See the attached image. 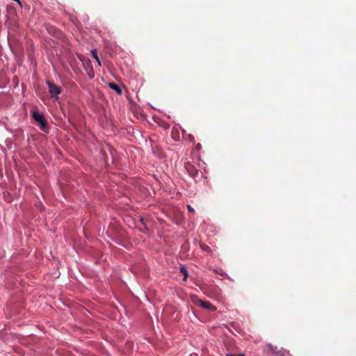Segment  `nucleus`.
<instances>
[{"label":"nucleus","instance_id":"nucleus-11","mask_svg":"<svg viewBox=\"0 0 356 356\" xmlns=\"http://www.w3.org/2000/svg\"><path fill=\"white\" fill-rule=\"evenodd\" d=\"M227 356H245L243 354H238V355H233V354H227Z\"/></svg>","mask_w":356,"mask_h":356},{"label":"nucleus","instance_id":"nucleus-7","mask_svg":"<svg viewBox=\"0 0 356 356\" xmlns=\"http://www.w3.org/2000/svg\"><path fill=\"white\" fill-rule=\"evenodd\" d=\"M91 54L92 56V57L96 60V61L97 62L98 65L99 66H101V61L98 57V55H97V51L96 49H94L91 51Z\"/></svg>","mask_w":356,"mask_h":356},{"label":"nucleus","instance_id":"nucleus-2","mask_svg":"<svg viewBox=\"0 0 356 356\" xmlns=\"http://www.w3.org/2000/svg\"><path fill=\"white\" fill-rule=\"evenodd\" d=\"M47 84L51 96L58 98V95L61 93L62 88L50 81H47Z\"/></svg>","mask_w":356,"mask_h":356},{"label":"nucleus","instance_id":"nucleus-4","mask_svg":"<svg viewBox=\"0 0 356 356\" xmlns=\"http://www.w3.org/2000/svg\"><path fill=\"white\" fill-rule=\"evenodd\" d=\"M186 169H187L189 173L193 177H195L197 174V171L196 170L195 166L190 163L186 165Z\"/></svg>","mask_w":356,"mask_h":356},{"label":"nucleus","instance_id":"nucleus-3","mask_svg":"<svg viewBox=\"0 0 356 356\" xmlns=\"http://www.w3.org/2000/svg\"><path fill=\"white\" fill-rule=\"evenodd\" d=\"M195 304L199 305L200 307H203L206 309H208L209 311H211V312H214L216 310V307L208 301H204V300L197 299Z\"/></svg>","mask_w":356,"mask_h":356},{"label":"nucleus","instance_id":"nucleus-5","mask_svg":"<svg viewBox=\"0 0 356 356\" xmlns=\"http://www.w3.org/2000/svg\"><path fill=\"white\" fill-rule=\"evenodd\" d=\"M264 351L266 353H273L277 354V352L279 350H277V347H274L272 344L268 343L265 346Z\"/></svg>","mask_w":356,"mask_h":356},{"label":"nucleus","instance_id":"nucleus-13","mask_svg":"<svg viewBox=\"0 0 356 356\" xmlns=\"http://www.w3.org/2000/svg\"><path fill=\"white\" fill-rule=\"evenodd\" d=\"M90 60H89V59H87V60H86V63H83V64H84V65H90Z\"/></svg>","mask_w":356,"mask_h":356},{"label":"nucleus","instance_id":"nucleus-1","mask_svg":"<svg viewBox=\"0 0 356 356\" xmlns=\"http://www.w3.org/2000/svg\"><path fill=\"white\" fill-rule=\"evenodd\" d=\"M32 115L40 129L44 132L48 133V125L44 115L37 111H34Z\"/></svg>","mask_w":356,"mask_h":356},{"label":"nucleus","instance_id":"nucleus-8","mask_svg":"<svg viewBox=\"0 0 356 356\" xmlns=\"http://www.w3.org/2000/svg\"><path fill=\"white\" fill-rule=\"evenodd\" d=\"M277 356H291V355L289 351L280 350L277 352Z\"/></svg>","mask_w":356,"mask_h":356},{"label":"nucleus","instance_id":"nucleus-6","mask_svg":"<svg viewBox=\"0 0 356 356\" xmlns=\"http://www.w3.org/2000/svg\"><path fill=\"white\" fill-rule=\"evenodd\" d=\"M109 87L111 88H112L113 90H114L115 91H116V92L118 94H119V95L122 94V89L116 83H109Z\"/></svg>","mask_w":356,"mask_h":356},{"label":"nucleus","instance_id":"nucleus-10","mask_svg":"<svg viewBox=\"0 0 356 356\" xmlns=\"http://www.w3.org/2000/svg\"><path fill=\"white\" fill-rule=\"evenodd\" d=\"M187 208H188V210L189 212H191L192 213H195L194 209L191 205H187Z\"/></svg>","mask_w":356,"mask_h":356},{"label":"nucleus","instance_id":"nucleus-12","mask_svg":"<svg viewBox=\"0 0 356 356\" xmlns=\"http://www.w3.org/2000/svg\"><path fill=\"white\" fill-rule=\"evenodd\" d=\"M140 221L142 222V223L145 225V229H147V227H146V225H145V220L143 218H141L140 219Z\"/></svg>","mask_w":356,"mask_h":356},{"label":"nucleus","instance_id":"nucleus-9","mask_svg":"<svg viewBox=\"0 0 356 356\" xmlns=\"http://www.w3.org/2000/svg\"><path fill=\"white\" fill-rule=\"evenodd\" d=\"M180 273L184 276V280H186L188 277V271L184 266L181 267Z\"/></svg>","mask_w":356,"mask_h":356}]
</instances>
